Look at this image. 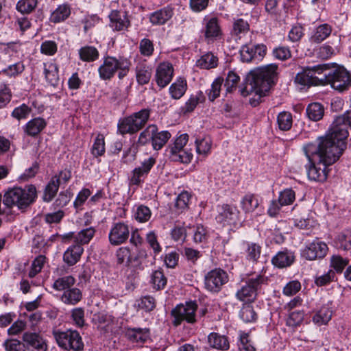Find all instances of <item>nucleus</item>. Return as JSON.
Instances as JSON below:
<instances>
[{
	"instance_id": "6e6d98bb",
	"label": "nucleus",
	"mask_w": 351,
	"mask_h": 351,
	"mask_svg": "<svg viewBox=\"0 0 351 351\" xmlns=\"http://www.w3.org/2000/svg\"><path fill=\"white\" fill-rule=\"evenodd\" d=\"M152 216L150 209L144 205H139L134 211V218L136 221L143 223L149 221Z\"/></svg>"
},
{
	"instance_id": "37998d69",
	"label": "nucleus",
	"mask_w": 351,
	"mask_h": 351,
	"mask_svg": "<svg viewBox=\"0 0 351 351\" xmlns=\"http://www.w3.org/2000/svg\"><path fill=\"white\" fill-rule=\"evenodd\" d=\"M71 14L70 8L63 4L59 5L51 14L50 21L53 23H60L66 19Z\"/></svg>"
},
{
	"instance_id": "423d86ee",
	"label": "nucleus",
	"mask_w": 351,
	"mask_h": 351,
	"mask_svg": "<svg viewBox=\"0 0 351 351\" xmlns=\"http://www.w3.org/2000/svg\"><path fill=\"white\" fill-rule=\"evenodd\" d=\"M323 85L330 84L332 88L340 92L351 86V75L343 66L330 64L327 71L322 74Z\"/></svg>"
},
{
	"instance_id": "69168bd1",
	"label": "nucleus",
	"mask_w": 351,
	"mask_h": 351,
	"mask_svg": "<svg viewBox=\"0 0 351 351\" xmlns=\"http://www.w3.org/2000/svg\"><path fill=\"white\" fill-rule=\"evenodd\" d=\"M91 191L86 188L82 189L77 195L73 202V206L77 210H82V206L84 204L88 198L90 196Z\"/></svg>"
},
{
	"instance_id": "a211bd4d",
	"label": "nucleus",
	"mask_w": 351,
	"mask_h": 351,
	"mask_svg": "<svg viewBox=\"0 0 351 351\" xmlns=\"http://www.w3.org/2000/svg\"><path fill=\"white\" fill-rule=\"evenodd\" d=\"M174 69L171 63L169 62H160L156 69L155 80L160 88H165L171 81Z\"/></svg>"
},
{
	"instance_id": "6e6552de",
	"label": "nucleus",
	"mask_w": 351,
	"mask_h": 351,
	"mask_svg": "<svg viewBox=\"0 0 351 351\" xmlns=\"http://www.w3.org/2000/svg\"><path fill=\"white\" fill-rule=\"evenodd\" d=\"M329 64H318L312 67H306L298 73L295 82L302 86L323 85L322 74L327 71Z\"/></svg>"
},
{
	"instance_id": "f704fd0d",
	"label": "nucleus",
	"mask_w": 351,
	"mask_h": 351,
	"mask_svg": "<svg viewBox=\"0 0 351 351\" xmlns=\"http://www.w3.org/2000/svg\"><path fill=\"white\" fill-rule=\"evenodd\" d=\"M241 208L246 213L254 212L259 206V200L254 194L247 193L241 200Z\"/></svg>"
},
{
	"instance_id": "dca6fc26",
	"label": "nucleus",
	"mask_w": 351,
	"mask_h": 351,
	"mask_svg": "<svg viewBox=\"0 0 351 351\" xmlns=\"http://www.w3.org/2000/svg\"><path fill=\"white\" fill-rule=\"evenodd\" d=\"M129 236L128 225L123 222H118L112 225L108 234V239L111 245H119L125 243Z\"/></svg>"
},
{
	"instance_id": "ea45409f",
	"label": "nucleus",
	"mask_w": 351,
	"mask_h": 351,
	"mask_svg": "<svg viewBox=\"0 0 351 351\" xmlns=\"http://www.w3.org/2000/svg\"><path fill=\"white\" fill-rule=\"evenodd\" d=\"M79 56L83 62H93L98 59L99 53L98 50L93 46H84L79 49Z\"/></svg>"
},
{
	"instance_id": "1a4fd4ad",
	"label": "nucleus",
	"mask_w": 351,
	"mask_h": 351,
	"mask_svg": "<svg viewBox=\"0 0 351 351\" xmlns=\"http://www.w3.org/2000/svg\"><path fill=\"white\" fill-rule=\"evenodd\" d=\"M267 278L263 275H256L248 279L236 293L237 298L242 302H252L257 296L258 291L263 285L267 284Z\"/></svg>"
},
{
	"instance_id": "c03bdc74",
	"label": "nucleus",
	"mask_w": 351,
	"mask_h": 351,
	"mask_svg": "<svg viewBox=\"0 0 351 351\" xmlns=\"http://www.w3.org/2000/svg\"><path fill=\"white\" fill-rule=\"evenodd\" d=\"M95 232V229L93 227H89L80 230L75 236V245H80L82 246V245L88 244L93 238Z\"/></svg>"
},
{
	"instance_id": "20e7f679",
	"label": "nucleus",
	"mask_w": 351,
	"mask_h": 351,
	"mask_svg": "<svg viewBox=\"0 0 351 351\" xmlns=\"http://www.w3.org/2000/svg\"><path fill=\"white\" fill-rule=\"evenodd\" d=\"M348 126L351 128V110L336 117L327 133L322 137L328 138L335 147L343 152L346 148V140L349 135Z\"/></svg>"
},
{
	"instance_id": "8fccbe9b",
	"label": "nucleus",
	"mask_w": 351,
	"mask_h": 351,
	"mask_svg": "<svg viewBox=\"0 0 351 351\" xmlns=\"http://www.w3.org/2000/svg\"><path fill=\"white\" fill-rule=\"evenodd\" d=\"M151 283L154 289L157 290L162 289L167 284V278L161 270H156L151 275Z\"/></svg>"
},
{
	"instance_id": "338daca9",
	"label": "nucleus",
	"mask_w": 351,
	"mask_h": 351,
	"mask_svg": "<svg viewBox=\"0 0 351 351\" xmlns=\"http://www.w3.org/2000/svg\"><path fill=\"white\" fill-rule=\"evenodd\" d=\"M169 158L171 160L174 162H180L182 163L188 164L191 162L193 158V154L190 150L184 149L180 150L178 153L171 156Z\"/></svg>"
},
{
	"instance_id": "bf43d9fd",
	"label": "nucleus",
	"mask_w": 351,
	"mask_h": 351,
	"mask_svg": "<svg viewBox=\"0 0 351 351\" xmlns=\"http://www.w3.org/2000/svg\"><path fill=\"white\" fill-rule=\"evenodd\" d=\"M38 4V0H20L16 4V9L23 14L32 12Z\"/></svg>"
},
{
	"instance_id": "f8f14e48",
	"label": "nucleus",
	"mask_w": 351,
	"mask_h": 351,
	"mask_svg": "<svg viewBox=\"0 0 351 351\" xmlns=\"http://www.w3.org/2000/svg\"><path fill=\"white\" fill-rule=\"evenodd\" d=\"M228 280L229 276L226 271L221 268H215L205 275L204 287L210 292L218 293Z\"/></svg>"
},
{
	"instance_id": "2eb2a0df",
	"label": "nucleus",
	"mask_w": 351,
	"mask_h": 351,
	"mask_svg": "<svg viewBox=\"0 0 351 351\" xmlns=\"http://www.w3.org/2000/svg\"><path fill=\"white\" fill-rule=\"evenodd\" d=\"M328 250V245L324 241L315 239L308 243L302 252V255L306 260L314 261L326 256Z\"/></svg>"
},
{
	"instance_id": "a18cd8bd",
	"label": "nucleus",
	"mask_w": 351,
	"mask_h": 351,
	"mask_svg": "<svg viewBox=\"0 0 351 351\" xmlns=\"http://www.w3.org/2000/svg\"><path fill=\"white\" fill-rule=\"evenodd\" d=\"M348 263V258H343L339 254H334L330 258V267L335 271V273H342Z\"/></svg>"
},
{
	"instance_id": "a878e982",
	"label": "nucleus",
	"mask_w": 351,
	"mask_h": 351,
	"mask_svg": "<svg viewBox=\"0 0 351 351\" xmlns=\"http://www.w3.org/2000/svg\"><path fill=\"white\" fill-rule=\"evenodd\" d=\"M262 247L254 242L246 241L243 243V254L247 261L256 263L261 256Z\"/></svg>"
},
{
	"instance_id": "5701e85b",
	"label": "nucleus",
	"mask_w": 351,
	"mask_h": 351,
	"mask_svg": "<svg viewBox=\"0 0 351 351\" xmlns=\"http://www.w3.org/2000/svg\"><path fill=\"white\" fill-rule=\"evenodd\" d=\"M126 335L131 342L143 344L149 339L150 331L147 328H132L128 329Z\"/></svg>"
},
{
	"instance_id": "de8ad7c7",
	"label": "nucleus",
	"mask_w": 351,
	"mask_h": 351,
	"mask_svg": "<svg viewBox=\"0 0 351 351\" xmlns=\"http://www.w3.org/2000/svg\"><path fill=\"white\" fill-rule=\"evenodd\" d=\"M156 134V125H149L144 130H143L138 136L137 143L139 145H145L149 141L152 143L154 135Z\"/></svg>"
},
{
	"instance_id": "f03ea898",
	"label": "nucleus",
	"mask_w": 351,
	"mask_h": 351,
	"mask_svg": "<svg viewBox=\"0 0 351 351\" xmlns=\"http://www.w3.org/2000/svg\"><path fill=\"white\" fill-rule=\"evenodd\" d=\"M278 66L269 64L251 71L247 75L241 93L243 97L254 95L250 99L252 106H257L261 98L265 95L276 83L278 75Z\"/></svg>"
},
{
	"instance_id": "0eeeda50",
	"label": "nucleus",
	"mask_w": 351,
	"mask_h": 351,
	"mask_svg": "<svg viewBox=\"0 0 351 351\" xmlns=\"http://www.w3.org/2000/svg\"><path fill=\"white\" fill-rule=\"evenodd\" d=\"M150 117L149 109H142L125 117L118 123V131L122 134H135L141 130L147 123Z\"/></svg>"
},
{
	"instance_id": "cd10ccee",
	"label": "nucleus",
	"mask_w": 351,
	"mask_h": 351,
	"mask_svg": "<svg viewBox=\"0 0 351 351\" xmlns=\"http://www.w3.org/2000/svg\"><path fill=\"white\" fill-rule=\"evenodd\" d=\"M188 141L189 135L186 133L181 134L174 138L172 141V143L168 145L166 149L169 158L176 153H178L180 150L185 149L184 147L186 145Z\"/></svg>"
},
{
	"instance_id": "a19ab883",
	"label": "nucleus",
	"mask_w": 351,
	"mask_h": 351,
	"mask_svg": "<svg viewBox=\"0 0 351 351\" xmlns=\"http://www.w3.org/2000/svg\"><path fill=\"white\" fill-rule=\"evenodd\" d=\"M59 186V178L58 177H52L45 187L43 200L47 202H51L56 196Z\"/></svg>"
},
{
	"instance_id": "e433bc0d",
	"label": "nucleus",
	"mask_w": 351,
	"mask_h": 351,
	"mask_svg": "<svg viewBox=\"0 0 351 351\" xmlns=\"http://www.w3.org/2000/svg\"><path fill=\"white\" fill-rule=\"evenodd\" d=\"M332 312L328 306H322L313 317V322L318 325H326L331 319Z\"/></svg>"
},
{
	"instance_id": "603ef678",
	"label": "nucleus",
	"mask_w": 351,
	"mask_h": 351,
	"mask_svg": "<svg viewBox=\"0 0 351 351\" xmlns=\"http://www.w3.org/2000/svg\"><path fill=\"white\" fill-rule=\"evenodd\" d=\"M117 262L119 265L125 264L129 265L132 263V257L130 250L128 247H119L116 252Z\"/></svg>"
},
{
	"instance_id": "4468645a",
	"label": "nucleus",
	"mask_w": 351,
	"mask_h": 351,
	"mask_svg": "<svg viewBox=\"0 0 351 351\" xmlns=\"http://www.w3.org/2000/svg\"><path fill=\"white\" fill-rule=\"evenodd\" d=\"M202 24V33L208 42L221 38L222 30L217 17L206 15L203 19Z\"/></svg>"
},
{
	"instance_id": "2f4dec72",
	"label": "nucleus",
	"mask_w": 351,
	"mask_h": 351,
	"mask_svg": "<svg viewBox=\"0 0 351 351\" xmlns=\"http://www.w3.org/2000/svg\"><path fill=\"white\" fill-rule=\"evenodd\" d=\"M82 298V293L78 288H70L65 290L60 299L64 304L69 305L77 304Z\"/></svg>"
},
{
	"instance_id": "7ed1b4c3",
	"label": "nucleus",
	"mask_w": 351,
	"mask_h": 351,
	"mask_svg": "<svg viewBox=\"0 0 351 351\" xmlns=\"http://www.w3.org/2000/svg\"><path fill=\"white\" fill-rule=\"evenodd\" d=\"M36 197V189L34 185H27L24 188L14 187L4 194L3 202L8 208L15 206L21 212H24L34 202Z\"/></svg>"
},
{
	"instance_id": "7c9ffc66",
	"label": "nucleus",
	"mask_w": 351,
	"mask_h": 351,
	"mask_svg": "<svg viewBox=\"0 0 351 351\" xmlns=\"http://www.w3.org/2000/svg\"><path fill=\"white\" fill-rule=\"evenodd\" d=\"M47 122L43 118H34L25 125V132L30 136H36L46 127Z\"/></svg>"
},
{
	"instance_id": "9b49d317",
	"label": "nucleus",
	"mask_w": 351,
	"mask_h": 351,
	"mask_svg": "<svg viewBox=\"0 0 351 351\" xmlns=\"http://www.w3.org/2000/svg\"><path fill=\"white\" fill-rule=\"evenodd\" d=\"M197 304L195 302H189L177 305L171 311L173 317V324L180 325L183 321L188 323L196 322Z\"/></svg>"
},
{
	"instance_id": "4d7b16f0",
	"label": "nucleus",
	"mask_w": 351,
	"mask_h": 351,
	"mask_svg": "<svg viewBox=\"0 0 351 351\" xmlns=\"http://www.w3.org/2000/svg\"><path fill=\"white\" fill-rule=\"evenodd\" d=\"M250 25L247 21L243 19H235L232 25V34L235 36L245 34L248 32Z\"/></svg>"
},
{
	"instance_id": "c9c22d12",
	"label": "nucleus",
	"mask_w": 351,
	"mask_h": 351,
	"mask_svg": "<svg viewBox=\"0 0 351 351\" xmlns=\"http://www.w3.org/2000/svg\"><path fill=\"white\" fill-rule=\"evenodd\" d=\"M171 137V134L167 130L158 132L157 125H156V134L154 135L152 147L154 150H160L167 143Z\"/></svg>"
},
{
	"instance_id": "c756f323",
	"label": "nucleus",
	"mask_w": 351,
	"mask_h": 351,
	"mask_svg": "<svg viewBox=\"0 0 351 351\" xmlns=\"http://www.w3.org/2000/svg\"><path fill=\"white\" fill-rule=\"evenodd\" d=\"M332 30V27L329 24L319 25L314 29L310 40L312 43H320L331 34Z\"/></svg>"
},
{
	"instance_id": "f257e3e1",
	"label": "nucleus",
	"mask_w": 351,
	"mask_h": 351,
	"mask_svg": "<svg viewBox=\"0 0 351 351\" xmlns=\"http://www.w3.org/2000/svg\"><path fill=\"white\" fill-rule=\"evenodd\" d=\"M303 151L308 160V164L306 165L308 178L317 182L326 180L328 167L337 161L343 154L332 141L322 136L318 137L314 143L304 145Z\"/></svg>"
},
{
	"instance_id": "ddd939ff",
	"label": "nucleus",
	"mask_w": 351,
	"mask_h": 351,
	"mask_svg": "<svg viewBox=\"0 0 351 351\" xmlns=\"http://www.w3.org/2000/svg\"><path fill=\"white\" fill-rule=\"evenodd\" d=\"M241 60L243 62L261 61L267 53V47L263 44H246L239 51Z\"/></svg>"
},
{
	"instance_id": "473e14b6",
	"label": "nucleus",
	"mask_w": 351,
	"mask_h": 351,
	"mask_svg": "<svg viewBox=\"0 0 351 351\" xmlns=\"http://www.w3.org/2000/svg\"><path fill=\"white\" fill-rule=\"evenodd\" d=\"M186 89V81L179 77L169 86V92L171 98L179 99L184 95Z\"/></svg>"
},
{
	"instance_id": "b1692460",
	"label": "nucleus",
	"mask_w": 351,
	"mask_h": 351,
	"mask_svg": "<svg viewBox=\"0 0 351 351\" xmlns=\"http://www.w3.org/2000/svg\"><path fill=\"white\" fill-rule=\"evenodd\" d=\"M23 341L35 351H46L47 344L37 333L26 332L23 335Z\"/></svg>"
},
{
	"instance_id": "e2e57ef3",
	"label": "nucleus",
	"mask_w": 351,
	"mask_h": 351,
	"mask_svg": "<svg viewBox=\"0 0 351 351\" xmlns=\"http://www.w3.org/2000/svg\"><path fill=\"white\" fill-rule=\"evenodd\" d=\"M196 151L199 154L207 155L211 149V140L208 136L195 141Z\"/></svg>"
},
{
	"instance_id": "bb28decb",
	"label": "nucleus",
	"mask_w": 351,
	"mask_h": 351,
	"mask_svg": "<svg viewBox=\"0 0 351 351\" xmlns=\"http://www.w3.org/2000/svg\"><path fill=\"white\" fill-rule=\"evenodd\" d=\"M209 346L220 350H228L230 348V343L228 337L217 332H211L208 336Z\"/></svg>"
},
{
	"instance_id": "aec40b11",
	"label": "nucleus",
	"mask_w": 351,
	"mask_h": 351,
	"mask_svg": "<svg viewBox=\"0 0 351 351\" xmlns=\"http://www.w3.org/2000/svg\"><path fill=\"white\" fill-rule=\"evenodd\" d=\"M110 27L114 31L127 30L130 26V21L125 12L113 10L109 14Z\"/></svg>"
},
{
	"instance_id": "58836bf2",
	"label": "nucleus",
	"mask_w": 351,
	"mask_h": 351,
	"mask_svg": "<svg viewBox=\"0 0 351 351\" xmlns=\"http://www.w3.org/2000/svg\"><path fill=\"white\" fill-rule=\"evenodd\" d=\"M306 112L309 119L318 121L322 119L324 114V108L321 104L315 102L308 104Z\"/></svg>"
},
{
	"instance_id": "13d9d810",
	"label": "nucleus",
	"mask_w": 351,
	"mask_h": 351,
	"mask_svg": "<svg viewBox=\"0 0 351 351\" xmlns=\"http://www.w3.org/2000/svg\"><path fill=\"white\" fill-rule=\"evenodd\" d=\"M240 77L234 71H229L224 84L226 92L232 93L234 89H236Z\"/></svg>"
},
{
	"instance_id": "393cba45",
	"label": "nucleus",
	"mask_w": 351,
	"mask_h": 351,
	"mask_svg": "<svg viewBox=\"0 0 351 351\" xmlns=\"http://www.w3.org/2000/svg\"><path fill=\"white\" fill-rule=\"evenodd\" d=\"M294 254L285 249L278 252L271 259L272 264L278 268H284L290 266L294 262Z\"/></svg>"
},
{
	"instance_id": "09e8293b",
	"label": "nucleus",
	"mask_w": 351,
	"mask_h": 351,
	"mask_svg": "<svg viewBox=\"0 0 351 351\" xmlns=\"http://www.w3.org/2000/svg\"><path fill=\"white\" fill-rule=\"evenodd\" d=\"M105 150L104 136L101 134H98L92 146L91 154L95 157H99L104 154Z\"/></svg>"
},
{
	"instance_id": "4c0bfd02",
	"label": "nucleus",
	"mask_w": 351,
	"mask_h": 351,
	"mask_svg": "<svg viewBox=\"0 0 351 351\" xmlns=\"http://www.w3.org/2000/svg\"><path fill=\"white\" fill-rule=\"evenodd\" d=\"M196 65L203 69L215 68L218 65V58L212 53H207L197 60Z\"/></svg>"
},
{
	"instance_id": "412c9836",
	"label": "nucleus",
	"mask_w": 351,
	"mask_h": 351,
	"mask_svg": "<svg viewBox=\"0 0 351 351\" xmlns=\"http://www.w3.org/2000/svg\"><path fill=\"white\" fill-rule=\"evenodd\" d=\"M135 75L136 82L139 85L147 84L152 77V68L142 58L136 60L135 66Z\"/></svg>"
},
{
	"instance_id": "864d4df0",
	"label": "nucleus",
	"mask_w": 351,
	"mask_h": 351,
	"mask_svg": "<svg viewBox=\"0 0 351 351\" xmlns=\"http://www.w3.org/2000/svg\"><path fill=\"white\" fill-rule=\"evenodd\" d=\"M239 316L245 322H253L256 320L257 315L252 306L250 304L243 305L241 308Z\"/></svg>"
},
{
	"instance_id": "0e129e2a",
	"label": "nucleus",
	"mask_w": 351,
	"mask_h": 351,
	"mask_svg": "<svg viewBox=\"0 0 351 351\" xmlns=\"http://www.w3.org/2000/svg\"><path fill=\"white\" fill-rule=\"evenodd\" d=\"M278 199L282 205L292 204L295 199V191L291 189H286L280 193Z\"/></svg>"
},
{
	"instance_id": "39448f33",
	"label": "nucleus",
	"mask_w": 351,
	"mask_h": 351,
	"mask_svg": "<svg viewBox=\"0 0 351 351\" xmlns=\"http://www.w3.org/2000/svg\"><path fill=\"white\" fill-rule=\"evenodd\" d=\"M130 62L125 58L117 59L114 57L108 56L104 58L102 64L98 68L99 77L103 80H110L119 71V79L127 75L130 71Z\"/></svg>"
},
{
	"instance_id": "052dcab7",
	"label": "nucleus",
	"mask_w": 351,
	"mask_h": 351,
	"mask_svg": "<svg viewBox=\"0 0 351 351\" xmlns=\"http://www.w3.org/2000/svg\"><path fill=\"white\" fill-rule=\"evenodd\" d=\"M72 322L77 327L82 328L84 326V310L82 308H75L71 311Z\"/></svg>"
},
{
	"instance_id": "6ab92c4d",
	"label": "nucleus",
	"mask_w": 351,
	"mask_h": 351,
	"mask_svg": "<svg viewBox=\"0 0 351 351\" xmlns=\"http://www.w3.org/2000/svg\"><path fill=\"white\" fill-rule=\"evenodd\" d=\"M155 162V158L149 157L142 162L141 166L136 167L132 173L130 184L139 185L143 182L144 178L148 175Z\"/></svg>"
},
{
	"instance_id": "9d476101",
	"label": "nucleus",
	"mask_w": 351,
	"mask_h": 351,
	"mask_svg": "<svg viewBox=\"0 0 351 351\" xmlns=\"http://www.w3.org/2000/svg\"><path fill=\"white\" fill-rule=\"evenodd\" d=\"M53 336L58 346L65 350L73 351L83 350L84 343L80 333L76 330L55 331Z\"/></svg>"
},
{
	"instance_id": "4be33fe9",
	"label": "nucleus",
	"mask_w": 351,
	"mask_h": 351,
	"mask_svg": "<svg viewBox=\"0 0 351 351\" xmlns=\"http://www.w3.org/2000/svg\"><path fill=\"white\" fill-rule=\"evenodd\" d=\"M173 15V9L165 7L150 14L149 19L153 25H162L170 20Z\"/></svg>"
},
{
	"instance_id": "f3484780",
	"label": "nucleus",
	"mask_w": 351,
	"mask_h": 351,
	"mask_svg": "<svg viewBox=\"0 0 351 351\" xmlns=\"http://www.w3.org/2000/svg\"><path fill=\"white\" fill-rule=\"evenodd\" d=\"M239 211L237 206L223 204L218 207L217 221L223 226L235 224L238 220Z\"/></svg>"
},
{
	"instance_id": "79ce46f5",
	"label": "nucleus",
	"mask_w": 351,
	"mask_h": 351,
	"mask_svg": "<svg viewBox=\"0 0 351 351\" xmlns=\"http://www.w3.org/2000/svg\"><path fill=\"white\" fill-rule=\"evenodd\" d=\"M75 282V279L72 276H65L57 278L52 285V287L56 291H65L71 288Z\"/></svg>"
},
{
	"instance_id": "3c124183",
	"label": "nucleus",
	"mask_w": 351,
	"mask_h": 351,
	"mask_svg": "<svg viewBox=\"0 0 351 351\" xmlns=\"http://www.w3.org/2000/svg\"><path fill=\"white\" fill-rule=\"evenodd\" d=\"M337 280L335 271L329 269L326 273L316 276L315 278V284L318 287H323L328 285L332 282Z\"/></svg>"
},
{
	"instance_id": "49530a36",
	"label": "nucleus",
	"mask_w": 351,
	"mask_h": 351,
	"mask_svg": "<svg viewBox=\"0 0 351 351\" xmlns=\"http://www.w3.org/2000/svg\"><path fill=\"white\" fill-rule=\"evenodd\" d=\"M277 123L280 130H289L293 123L292 114L287 111L280 112L277 116Z\"/></svg>"
},
{
	"instance_id": "774afa93",
	"label": "nucleus",
	"mask_w": 351,
	"mask_h": 351,
	"mask_svg": "<svg viewBox=\"0 0 351 351\" xmlns=\"http://www.w3.org/2000/svg\"><path fill=\"white\" fill-rule=\"evenodd\" d=\"M139 51L141 55L150 57L154 51V44L148 38H143L139 43Z\"/></svg>"
},
{
	"instance_id": "c85d7f7f",
	"label": "nucleus",
	"mask_w": 351,
	"mask_h": 351,
	"mask_svg": "<svg viewBox=\"0 0 351 351\" xmlns=\"http://www.w3.org/2000/svg\"><path fill=\"white\" fill-rule=\"evenodd\" d=\"M84 252L80 245H73L70 246L64 253V261L69 265H73L77 263Z\"/></svg>"
},
{
	"instance_id": "72a5a7b5",
	"label": "nucleus",
	"mask_w": 351,
	"mask_h": 351,
	"mask_svg": "<svg viewBox=\"0 0 351 351\" xmlns=\"http://www.w3.org/2000/svg\"><path fill=\"white\" fill-rule=\"evenodd\" d=\"M45 78L53 86H57L59 81L58 67L56 63L47 62L44 64Z\"/></svg>"
},
{
	"instance_id": "680f3d73",
	"label": "nucleus",
	"mask_w": 351,
	"mask_h": 351,
	"mask_svg": "<svg viewBox=\"0 0 351 351\" xmlns=\"http://www.w3.org/2000/svg\"><path fill=\"white\" fill-rule=\"evenodd\" d=\"M223 79L221 77H217L212 83L211 88L208 92V99L213 101L220 95L221 88Z\"/></svg>"
},
{
	"instance_id": "5fc2aeb1",
	"label": "nucleus",
	"mask_w": 351,
	"mask_h": 351,
	"mask_svg": "<svg viewBox=\"0 0 351 351\" xmlns=\"http://www.w3.org/2000/svg\"><path fill=\"white\" fill-rule=\"evenodd\" d=\"M46 263V257L43 255L38 256L32 262L31 269L28 273V276L33 278L41 271L44 265Z\"/></svg>"
}]
</instances>
